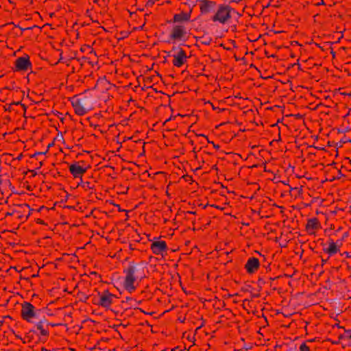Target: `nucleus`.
<instances>
[{
    "label": "nucleus",
    "instance_id": "0eeeda50",
    "mask_svg": "<svg viewBox=\"0 0 351 351\" xmlns=\"http://www.w3.org/2000/svg\"><path fill=\"white\" fill-rule=\"evenodd\" d=\"M21 314L24 320L32 322L36 315V308L30 302H25L22 304Z\"/></svg>",
    "mask_w": 351,
    "mask_h": 351
},
{
    "label": "nucleus",
    "instance_id": "ddd939ff",
    "mask_svg": "<svg viewBox=\"0 0 351 351\" xmlns=\"http://www.w3.org/2000/svg\"><path fill=\"white\" fill-rule=\"evenodd\" d=\"M69 171L75 178H82V176L86 172L87 168L81 166L79 162H74L70 165Z\"/></svg>",
    "mask_w": 351,
    "mask_h": 351
},
{
    "label": "nucleus",
    "instance_id": "9d476101",
    "mask_svg": "<svg viewBox=\"0 0 351 351\" xmlns=\"http://www.w3.org/2000/svg\"><path fill=\"white\" fill-rule=\"evenodd\" d=\"M321 228V223L317 217H313L307 219V222L305 226V230L308 234L315 235L317 231Z\"/></svg>",
    "mask_w": 351,
    "mask_h": 351
},
{
    "label": "nucleus",
    "instance_id": "f8f14e48",
    "mask_svg": "<svg viewBox=\"0 0 351 351\" xmlns=\"http://www.w3.org/2000/svg\"><path fill=\"white\" fill-rule=\"evenodd\" d=\"M217 6L218 5L216 1L210 0L199 4L200 12L203 15L215 12Z\"/></svg>",
    "mask_w": 351,
    "mask_h": 351
},
{
    "label": "nucleus",
    "instance_id": "bb28decb",
    "mask_svg": "<svg viewBox=\"0 0 351 351\" xmlns=\"http://www.w3.org/2000/svg\"><path fill=\"white\" fill-rule=\"evenodd\" d=\"M61 324H53V323H50L49 322V328L50 327H54V326H60Z\"/></svg>",
    "mask_w": 351,
    "mask_h": 351
},
{
    "label": "nucleus",
    "instance_id": "1a4fd4ad",
    "mask_svg": "<svg viewBox=\"0 0 351 351\" xmlns=\"http://www.w3.org/2000/svg\"><path fill=\"white\" fill-rule=\"evenodd\" d=\"M14 65L16 71H27L29 69H32V67L29 57L27 55L16 58Z\"/></svg>",
    "mask_w": 351,
    "mask_h": 351
},
{
    "label": "nucleus",
    "instance_id": "a878e982",
    "mask_svg": "<svg viewBox=\"0 0 351 351\" xmlns=\"http://www.w3.org/2000/svg\"><path fill=\"white\" fill-rule=\"evenodd\" d=\"M317 6H319V5H325V2H324V0H321L320 2L317 3L315 4Z\"/></svg>",
    "mask_w": 351,
    "mask_h": 351
},
{
    "label": "nucleus",
    "instance_id": "b1692460",
    "mask_svg": "<svg viewBox=\"0 0 351 351\" xmlns=\"http://www.w3.org/2000/svg\"><path fill=\"white\" fill-rule=\"evenodd\" d=\"M329 257H328L327 258H322V266H323L324 264L326 263V262L328 261Z\"/></svg>",
    "mask_w": 351,
    "mask_h": 351
},
{
    "label": "nucleus",
    "instance_id": "f3484780",
    "mask_svg": "<svg viewBox=\"0 0 351 351\" xmlns=\"http://www.w3.org/2000/svg\"><path fill=\"white\" fill-rule=\"evenodd\" d=\"M77 186H80L84 191H88L89 190L95 189V184L94 182L83 181L81 178V181L78 183Z\"/></svg>",
    "mask_w": 351,
    "mask_h": 351
},
{
    "label": "nucleus",
    "instance_id": "aec40b11",
    "mask_svg": "<svg viewBox=\"0 0 351 351\" xmlns=\"http://www.w3.org/2000/svg\"><path fill=\"white\" fill-rule=\"evenodd\" d=\"M347 236H348V233L346 232V233L343 234V235L342 236L341 239H337L336 241H335V244L337 245V247L339 248V250H340V247L343 245V241L344 240V238L347 237Z\"/></svg>",
    "mask_w": 351,
    "mask_h": 351
},
{
    "label": "nucleus",
    "instance_id": "7ed1b4c3",
    "mask_svg": "<svg viewBox=\"0 0 351 351\" xmlns=\"http://www.w3.org/2000/svg\"><path fill=\"white\" fill-rule=\"evenodd\" d=\"M71 101L75 113L78 116H83L93 109L90 98L84 94L74 96Z\"/></svg>",
    "mask_w": 351,
    "mask_h": 351
},
{
    "label": "nucleus",
    "instance_id": "39448f33",
    "mask_svg": "<svg viewBox=\"0 0 351 351\" xmlns=\"http://www.w3.org/2000/svg\"><path fill=\"white\" fill-rule=\"evenodd\" d=\"M33 332L39 336L41 341H45L49 337V322L44 318L38 322L34 326Z\"/></svg>",
    "mask_w": 351,
    "mask_h": 351
},
{
    "label": "nucleus",
    "instance_id": "20e7f679",
    "mask_svg": "<svg viewBox=\"0 0 351 351\" xmlns=\"http://www.w3.org/2000/svg\"><path fill=\"white\" fill-rule=\"evenodd\" d=\"M187 36L186 28L182 24L172 26L169 35V43H174L178 41H185Z\"/></svg>",
    "mask_w": 351,
    "mask_h": 351
},
{
    "label": "nucleus",
    "instance_id": "f257e3e1",
    "mask_svg": "<svg viewBox=\"0 0 351 351\" xmlns=\"http://www.w3.org/2000/svg\"><path fill=\"white\" fill-rule=\"evenodd\" d=\"M146 267L141 263L132 262L123 270L122 282L123 289L132 293L134 292L141 280L146 277Z\"/></svg>",
    "mask_w": 351,
    "mask_h": 351
},
{
    "label": "nucleus",
    "instance_id": "6ab92c4d",
    "mask_svg": "<svg viewBox=\"0 0 351 351\" xmlns=\"http://www.w3.org/2000/svg\"><path fill=\"white\" fill-rule=\"evenodd\" d=\"M313 341V340L311 339V340H308V341H306L303 342V343L300 346V351H310V348H309V346L307 345V343H308V342L312 343Z\"/></svg>",
    "mask_w": 351,
    "mask_h": 351
},
{
    "label": "nucleus",
    "instance_id": "dca6fc26",
    "mask_svg": "<svg viewBox=\"0 0 351 351\" xmlns=\"http://www.w3.org/2000/svg\"><path fill=\"white\" fill-rule=\"evenodd\" d=\"M328 246L327 247H324L323 251L328 254L329 256H332L339 252L340 250L337 247V245L335 244V241L332 239H328Z\"/></svg>",
    "mask_w": 351,
    "mask_h": 351
},
{
    "label": "nucleus",
    "instance_id": "a211bd4d",
    "mask_svg": "<svg viewBox=\"0 0 351 351\" xmlns=\"http://www.w3.org/2000/svg\"><path fill=\"white\" fill-rule=\"evenodd\" d=\"M197 40L201 44L206 45V46H208L211 44L213 40L210 37L203 36L199 37Z\"/></svg>",
    "mask_w": 351,
    "mask_h": 351
},
{
    "label": "nucleus",
    "instance_id": "5701e85b",
    "mask_svg": "<svg viewBox=\"0 0 351 351\" xmlns=\"http://www.w3.org/2000/svg\"><path fill=\"white\" fill-rule=\"evenodd\" d=\"M344 337L351 339V330H346Z\"/></svg>",
    "mask_w": 351,
    "mask_h": 351
},
{
    "label": "nucleus",
    "instance_id": "7c9ffc66",
    "mask_svg": "<svg viewBox=\"0 0 351 351\" xmlns=\"http://www.w3.org/2000/svg\"><path fill=\"white\" fill-rule=\"evenodd\" d=\"M126 300H127V301H129V300L132 301L133 300V299L132 298H126Z\"/></svg>",
    "mask_w": 351,
    "mask_h": 351
},
{
    "label": "nucleus",
    "instance_id": "6e6552de",
    "mask_svg": "<svg viewBox=\"0 0 351 351\" xmlns=\"http://www.w3.org/2000/svg\"><path fill=\"white\" fill-rule=\"evenodd\" d=\"M152 252L156 255H163L168 250L166 241L155 238L150 245Z\"/></svg>",
    "mask_w": 351,
    "mask_h": 351
},
{
    "label": "nucleus",
    "instance_id": "412c9836",
    "mask_svg": "<svg viewBox=\"0 0 351 351\" xmlns=\"http://www.w3.org/2000/svg\"><path fill=\"white\" fill-rule=\"evenodd\" d=\"M199 136L206 138L207 139L208 143H211L216 149H219L220 146L218 144H215L213 141H210L208 140V137L206 135H204V134H199Z\"/></svg>",
    "mask_w": 351,
    "mask_h": 351
},
{
    "label": "nucleus",
    "instance_id": "473e14b6",
    "mask_svg": "<svg viewBox=\"0 0 351 351\" xmlns=\"http://www.w3.org/2000/svg\"><path fill=\"white\" fill-rule=\"evenodd\" d=\"M212 106H213V110H216V109H217V108H216V107H215L213 105Z\"/></svg>",
    "mask_w": 351,
    "mask_h": 351
},
{
    "label": "nucleus",
    "instance_id": "393cba45",
    "mask_svg": "<svg viewBox=\"0 0 351 351\" xmlns=\"http://www.w3.org/2000/svg\"><path fill=\"white\" fill-rule=\"evenodd\" d=\"M41 351H58V350H56V349L49 350V349H47L43 347L41 348Z\"/></svg>",
    "mask_w": 351,
    "mask_h": 351
},
{
    "label": "nucleus",
    "instance_id": "c756f323",
    "mask_svg": "<svg viewBox=\"0 0 351 351\" xmlns=\"http://www.w3.org/2000/svg\"><path fill=\"white\" fill-rule=\"evenodd\" d=\"M187 213L191 214V215H195L196 212L195 211H187Z\"/></svg>",
    "mask_w": 351,
    "mask_h": 351
},
{
    "label": "nucleus",
    "instance_id": "c85d7f7f",
    "mask_svg": "<svg viewBox=\"0 0 351 351\" xmlns=\"http://www.w3.org/2000/svg\"><path fill=\"white\" fill-rule=\"evenodd\" d=\"M241 0H231L230 1V3H238L241 1Z\"/></svg>",
    "mask_w": 351,
    "mask_h": 351
},
{
    "label": "nucleus",
    "instance_id": "cd10ccee",
    "mask_svg": "<svg viewBox=\"0 0 351 351\" xmlns=\"http://www.w3.org/2000/svg\"><path fill=\"white\" fill-rule=\"evenodd\" d=\"M343 254H345V255H346V258H351V254H350V253H349V252H345L343 253Z\"/></svg>",
    "mask_w": 351,
    "mask_h": 351
},
{
    "label": "nucleus",
    "instance_id": "2eb2a0df",
    "mask_svg": "<svg viewBox=\"0 0 351 351\" xmlns=\"http://www.w3.org/2000/svg\"><path fill=\"white\" fill-rule=\"evenodd\" d=\"M191 11H189L188 12H181L178 14H175L173 15L172 21L173 23H186L189 22L191 21Z\"/></svg>",
    "mask_w": 351,
    "mask_h": 351
},
{
    "label": "nucleus",
    "instance_id": "4468645a",
    "mask_svg": "<svg viewBox=\"0 0 351 351\" xmlns=\"http://www.w3.org/2000/svg\"><path fill=\"white\" fill-rule=\"evenodd\" d=\"M260 267V262L257 258L251 257L245 263V268L247 273L254 274L256 272Z\"/></svg>",
    "mask_w": 351,
    "mask_h": 351
},
{
    "label": "nucleus",
    "instance_id": "f03ea898",
    "mask_svg": "<svg viewBox=\"0 0 351 351\" xmlns=\"http://www.w3.org/2000/svg\"><path fill=\"white\" fill-rule=\"evenodd\" d=\"M234 14H239L234 8L228 4L221 3L218 5L210 20L215 23L225 25L230 22Z\"/></svg>",
    "mask_w": 351,
    "mask_h": 351
},
{
    "label": "nucleus",
    "instance_id": "4be33fe9",
    "mask_svg": "<svg viewBox=\"0 0 351 351\" xmlns=\"http://www.w3.org/2000/svg\"><path fill=\"white\" fill-rule=\"evenodd\" d=\"M52 145H53V143L49 144L48 146H47V149L45 152H36V153L34 154V156H38V155L45 154L48 152L49 147H51Z\"/></svg>",
    "mask_w": 351,
    "mask_h": 351
},
{
    "label": "nucleus",
    "instance_id": "2f4dec72",
    "mask_svg": "<svg viewBox=\"0 0 351 351\" xmlns=\"http://www.w3.org/2000/svg\"><path fill=\"white\" fill-rule=\"evenodd\" d=\"M116 206L118 207V210H119V211H121V208H120V206H119V204H117Z\"/></svg>",
    "mask_w": 351,
    "mask_h": 351
},
{
    "label": "nucleus",
    "instance_id": "423d86ee",
    "mask_svg": "<svg viewBox=\"0 0 351 351\" xmlns=\"http://www.w3.org/2000/svg\"><path fill=\"white\" fill-rule=\"evenodd\" d=\"M172 51H174V53L172 55V64L175 67H182L187 62V60L190 56H187L186 52L182 48L173 47Z\"/></svg>",
    "mask_w": 351,
    "mask_h": 351
},
{
    "label": "nucleus",
    "instance_id": "9b49d317",
    "mask_svg": "<svg viewBox=\"0 0 351 351\" xmlns=\"http://www.w3.org/2000/svg\"><path fill=\"white\" fill-rule=\"evenodd\" d=\"M114 298V295L110 293L108 290H105L100 295L98 304L104 308H109Z\"/></svg>",
    "mask_w": 351,
    "mask_h": 351
}]
</instances>
